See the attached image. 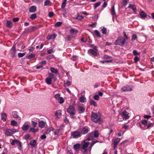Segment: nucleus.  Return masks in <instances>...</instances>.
<instances>
[{"label":"nucleus","instance_id":"nucleus-1","mask_svg":"<svg viewBox=\"0 0 154 154\" xmlns=\"http://www.w3.org/2000/svg\"><path fill=\"white\" fill-rule=\"evenodd\" d=\"M91 118L92 121L95 123L99 122L102 120L100 115L94 112L92 113Z\"/></svg>","mask_w":154,"mask_h":154},{"label":"nucleus","instance_id":"nucleus-2","mask_svg":"<svg viewBox=\"0 0 154 154\" xmlns=\"http://www.w3.org/2000/svg\"><path fill=\"white\" fill-rule=\"evenodd\" d=\"M125 39L123 38L122 37H119L116 40L115 44V45L122 46L125 44Z\"/></svg>","mask_w":154,"mask_h":154},{"label":"nucleus","instance_id":"nucleus-3","mask_svg":"<svg viewBox=\"0 0 154 154\" xmlns=\"http://www.w3.org/2000/svg\"><path fill=\"white\" fill-rule=\"evenodd\" d=\"M89 144V142H86L85 140L83 141L82 143V152L84 153H86L88 151L87 147Z\"/></svg>","mask_w":154,"mask_h":154},{"label":"nucleus","instance_id":"nucleus-4","mask_svg":"<svg viewBox=\"0 0 154 154\" xmlns=\"http://www.w3.org/2000/svg\"><path fill=\"white\" fill-rule=\"evenodd\" d=\"M11 145L14 146L15 144L17 145L18 149L20 150H22L23 147L22 146V143L19 140L17 139H14L13 140L11 143Z\"/></svg>","mask_w":154,"mask_h":154},{"label":"nucleus","instance_id":"nucleus-5","mask_svg":"<svg viewBox=\"0 0 154 154\" xmlns=\"http://www.w3.org/2000/svg\"><path fill=\"white\" fill-rule=\"evenodd\" d=\"M16 132V130L15 128L7 129L5 130V134L7 136H11V134H14Z\"/></svg>","mask_w":154,"mask_h":154},{"label":"nucleus","instance_id":"nucleus-6","mask_svg":"<svg viewBox=\"0 0 154 154\" xmlns=\"http://www.w3.org/2000/svg\"><path fill=\"white\" fill-rule=\"evenodd\" d=\"M48 77L45 79V82L48 85L51 84V81L54 77V75L51 73H49L48 74Z\"/></svg>","mask_w":154,"mask_h":154},{"label":"nucleus","instance_id":"nucleus-7","mask_svg":"<svg viewBox=\"0 0 154 154\" xmlns=\"http://www.w3.org/2000/svg\"><path fill=\"white\" fill-rule=\"evenodd\" d=\"M75 108L72 106H70L67 109V111L69 114L70 116L72 117H73L75 115Z\"/></svg>","mask_w":154,"mask_h":154},{"label":"nucleus","instance_id":"nucleus-8","mask_svg":"<svg viewBox=\"0 0 154 154\" xmlns=\"http://www.w3.org/2000/svg\"><path fill=\"white\" fill-rule=\"evenodd\" d=\"M81 132L78 131H75L72 133V135L74 138H77L81 136Z\"/></svg>","mask_w":154,"mask_h":154},{"label":"nucleus","instance_id":"nucleus-9","mask_svg":"<svg viewBox=\"0 0 154 154\" xmlns=\"http://www.w3.org/2000/svg\"><path fill=\"white\" fill-rule=\"evenodd\" d=\"M121 89L122 91H131L133 90V87L127 85L123 87Z\"/></svg>","mask_w":154,"mask_h":154},{"label":"nucleus","instance_id":"nucleus-10","mask_svg":"<svg viewBox=\"0 0 154 154\" xmlns=\"http://www.w3.org/2000/svg\"><path fill=\"white\" fill-rule=\"evenodd\" d=\"M89 128L87 126L83 127L81 130V134H86L89 131Z\"/></svg>","mask_w":154,"mask_h":154},{"label":"nucleus","instance_id":"nucleus-11","mask_svg":"<svg viewBox=\"0 0 154 154\" xmlns=\"http://www.w3.org/2000/svg\"><path fill=\"white\" fill-rule=\"evenodd\" d=\"M89 54L92 56L95 57L97 56V52L93 49H90L88 51Z\"/></svg>","mask_w":154,"mask_h":154},{"label":"nucleus","instance_id":"nucleus-12","mask_svg":"<svg viewBox=\"0 0 154 154\" xmlns=\"http://www.w3.org/2000/svg\"><path fill=\"white\" fill-rule=\"evenodd\" d=\"M85 110V107L83 105H79L78 107V111L79 113H83Z\"/></svg>","mask_w":154,"mask_h":154},{"label":"nucleus","instance_id":"nucleus-13","mask_svg":"<svg viewBox=\"0 0 154 154\" xmlns=\"http://www.w3.org/2000/svg\"><path fill=\"white\" fill-rule=\"evenodd\" d=\"M16 49L15 46H13L10 50V53L11 56L12 57H14L16 54Z\"/></svg>","mask_w":154,"mask_h":154},{"label":"nucleus","instance_id":"nucleus-14","mask_svg":"<svg viewBox=\"0 0 154 154\" xmlns=\"http://www.w3.org/2000/svg\"><path fill=\"white\" fill-rule=\"evenodd\" d=\"M128 115V113L126 111H124L122 113V117L125 119H129V116Z\"/></svg>","mask_w":154,"mask_h":154},{"label":"nucleus","instance_id":"nucleus-15","mask_svg":"<svg viewBox=\"0 0 154 154\" xmlns=\"http://www.w3.org/2000/svg\"><path fill=\"white\" fill-rule=\"evenodd\" d=\"M37 29V28L35 26L30 27L26 30V33H30L35 31Z\"/></svg>","mask_w":154,"mask_h":154},{"label":"nucleus","instance_id":"nucleus-16","mask_svg":"<svg viewBox=\"0 0 154 154\" xmlns=\"http://www.w3.org/2000/svg\"><path fill=\"white\" fill-rule=\"evenodd\" d=\"M80 147L81 145L80 144L76 143L73 146V148L75 151L78 152L80 150Z\"/></svg>","mask_w":154,"mask_h":154},{"label":"nucleus","instance_id":"nucleus-17","mask_svg":"<svg viewBox=\"0 0 154 154\" xmlns=\"http://www.w3.org/2000/svg\"><path fill=\"white\" fill-rule=\"evenodd\" d=\"M12 116L14 118H19V120H20L21 118L19 117V116L17 115V111H14L12 112L11 114Z\"/></svg>","mask_w":154,"mask_h":154},{"label":"nucleus","instance_id":"nucleus-18","mask_svg":"<svg viewBox=\"0 0 154 154\" xmlns=\"http://www.w3.org/2000/svg\"><path fill=\"white\" fill-rule=\"evenodd\" d=\"M120 139L119 138H117L115 139L113 141V143L114 144V147L113 149H114L116 148L117 144L120 142Z\"/></svg>","mask_w":154,"mask_h":154},{"label":"nucleus","instance_id":"nucleus-19","mask_svg":"<svg viewBox=\"0 0 154 154\" xmlns=\"http://www.w3.org/2000/svg\"><path fill=\"white\" fill-rule=\"evenodd\" d=\"M37 141L36 140H32L30 142V144L31 145L32 148L35 147L36 145Z\"/></svg>","mask_w":154,"mask_h":154},{"label":"nucleus","instance_id":"nucleus-20","mask_svg":"<svg viewBox=\"0 0 154 154\" xmlns=\"http://www.w3.org/2000/svg\"><path fill=\"white\" fill-rule=\"evenodd\" d=\"M55 115L57 118H60L62 116L61 110H57L55 112Z\"/></svg>","mask_w":154,"mask_h":154},{"label":"nucleus","instance_id":"nucleus-21","mask_svg":"<svg viewBox=\"0 0 154 154\" xmlns=\"http://www.w3.org/2000/svg\"><path fill=\"white\" fill-rule=\"evenodd\" d=\"M128 8L131 9L134 12L137 11V9L136 6L134 5L130 4L129 5Z\"/></svg>","mask_w":154,"mask_h":154},{"label":"nucleus","instance_id":"nucleus-22","mask_svg":"<svg viewBox=\"0 0 154 154\" xmlns=\"http://www.w3.org/2000/svg\"><path fill=\"white\" fill-rule=\"evenodd\" d=\"M90 134L94 135V137L95 138H97L99 136V133L97 131H95L94 132H91L90 133Z\"/></svg>","mask_w":154,"mask_h":154},{"label":"nucleus","instance_id":"nucleus-23","mask_svg":"<svg viewBox=\"0 0 154 154\" xmlns=\"http://www.w3.org/2000/svg\"><path fill=\"white\" fill-rule=\"evenodd\" d=\"M111 12L113 17H115L116 16V13L115 10L114 5H113L111 8Z\"/></svg>","mask_w":154,"mask_h":154},{"label":"nucleus","instance_id":"nucleus-24","mask_svg":"<svg viewBox=\"0 0 154 154\" xmlns=\"http://www.w3.org/2000/svg\"><path fill=\"white\" fill-rule=\"evenodd\" d=\"M12 26V23L10 20H7L6 22V26L9 28H11Z\"/></svg>","mask_w":154,"mask_h":154},{"label":"nucleus","instance_id":"nucleus-25","mask_svg":"<svg viewBox=\"0 0 154 154\" xmlns=\"http://www.w3.org/2000/svg\"><path fill=\"white\" fill-rule=\"evenodd\" d=\"M29 128V126L28 124H24L22 127V129L23 131L27 130Z\"/></svg>","mask_w":154,"mask_h":154},{"label":"nucleus","instance_id":"nucleus-26","mask_svg":"<svg viewBox=\"0 0 154 154\" xmlns=\"http://www.w3.org/2000/svg\"><path fill=\"white\" fill-rule=\"evenodd\" d=\"M2 119L4 122L6 121L7 119V116L5 113L1 114Z\"/></svg>","mask_w":154,"mask_h":154},{"label":"nucleus","instance_id":"nucleus-27","mask_svg":"<svg viewBox=\"0 0 154 154\" xmlns=\"http://www.w3.org/2000/svg\"><path fill=\"white\" fill-rule=\"evenodd\" d=\"M36 8L35 6L31 7L29 9V11L30 12H34L36 11Z\"/></svg>","mask_w":154,"mask_h":154},{"label":"nucleus","instance_id":"nucleus-28","mask_svg":"<svg viewBox=\"0 0 154 154\" xmlns=\"http://www.w3.org/2000/svg\"><path fill=\"white\" fill-rule=\"evenodd\" d=\"M45 122L43 121H40L38 123L39 127L41 128H43L45 126Z\"/></svg>","mask_w":154,"mask_h":154},{"label":"nucleus","instance_id":"nucleus-29","mask_svg":"<svg viewBox=\"0 0 154 154\" xmlns=\"http://www.w3.org/2000/svg\"><path fill=\"white\" fill-rule=\"evenodd\" d=\"M54 128L52 127L49 128L46 131L44 132V134H49L51 131H53Z\"/></svg>","mask_w":154,"mask_h":154},{"label":"nucleus","instance_id":"nucleus-30","mask_svg":"<svg viewBox=\"0 0 154 154\" xmlns=\"http://www.w3.org/2000/svg\"><path fill=\"white\" fill-rule=\"evenodd\" d=\"M90 105H93L95 107H96L97 106V104L96 102L93 100H90Z\"/></svg>","mask_w":154,"mask_h":154},{"label":"nucleus","instance_id":"nucleus-31","mask_svg":"<svg viewBox=\"0 0 154 154\" xmlns=\"http://www.w3.org/2000/svg\"><path fill=\"white\" fill-rule=\"evenodd\" d=\"M84 19V17L80 15L79 14H78L76 17H75V19L79 20H81Z\"/></svg>","mask_w":154,"mask_h":154},{"label":"nucleus","instance_id":"nucleus-32","mask_svg":"<svg viewBox=\"0 0 154 154\" xmlns=\"http://www.w3.org/2000/svg\"><path fill=\"white\" fill-rule=\"evenodd\" d=\"M69 32L71 34L77 33L78 32V31L77 29H72L70 30Z\"/></svg>","mask_w":154,"mask_h":154},{"label":"nucleus","instance_id":"nucleus-33","mask_svg":"<svg viewBox=\"0 0 154 154\" xmlns=\"http://www.w3.org/2000/svg\"><path fill=\"white\" fill-rule=\"evenodd\" d=\"M57 36V35L55 34H52L51 35L48 36L47 37V39L49 40L51 39L54 38Z\"/></svg>","mask_w":154,"mask_h":154},{"label":"nucleus","instance_id":"nucleus-34","mask_svg":"<svg viewBox=\"0 0 154 154\" xmlns=\"http://www.w3.org/2000/svg\"><path fill=\"white\" fill-rule=\"evenodd\" d=\"M35 55L34 54H31L26 56V57L28 59H31L35 57Z\"/></svg>","mask_w":154,"mask_h":154},{"label":"nucleus","instance_id":"nucleus-35","mask_svg":"<svg viewBox=\"0 0 154 154\" xmlns=\"http://www.w3.org/2000/svg\"><path fill=\"white\" fill-rule=\"evenodd\" d=\"M80 101L82 103H84L86 102V100L85 97L82 96L79 98Z\"/></svg>","mask_w":154,"mask_h":154},{"label":"nucleus","instance_id":"nucleus-36","mask_svg":"<svg viewBox=\"0 0 154 154\" xmlns=\"http://www.w3.org/2000/svg\"><path fill=\"white\" fill-rule=\"evenodd\" d=\"M29 131L33 133H35L38 131V128L35 129L34 128H30L29 129Z\"/></svg>","mask_w":154,"mask_h":154},{"label":"nucleus","instance_id":"nucleus-37","mask_svg":"<svg viewBox=\"0 0 154 154\" xmlns=\"http://www.w3.org/2000/svg\"><path fill=\"white\" fill-rule=\"evenodd\" d=\"M140 15L141 18H144L146 17V14L143 11H141L140 13Z\"/></svg>","mask_w":154,"mask_h":154},{"label":"nucleus","instance_id":"nucleus-38","mask_svg":"<svg viewBox=\"0 0 154 154\" xmlns=\"http://www.w3.org/2000/svg\"><path fill=\"white\" fill-rule=\"evenodd\" d=\"M94 32L95 35L98 38H100L101 37L100 34L97 30H95Z\"/></svg>","mask_w":154,"mask_h":154},{"label":"nucleus","instance_id":"nucleus-39","mask_svg":"<svg viewBox=\"0 0 154 154\" xmlns=\"http://www.w3.org/2000/svg\"><path fill=\"white\" fill-rule=\"evenodd\" d=\"M50 70L52 73H56L58 72L57 70L53 67L51 68Z\"/></svg>","mask_w":154,"mask_h":154},{"label":"nucleus","instance_id":"nucleus-40","mask_svg":"<svg viewBox=\"0 0 154 154\" xmlns=\"http://www.w3.org/2000/svg\"><path fill=\"white\" fill-rule=\"evenodd\" d=\"M101 2H97L94 5V9H96L98 7L100 4Z\"/></svg>","mask_w":154,"mask_h":154},{"label":"nucleus","instance_id":"nucleus-41","mask_svg":"<svg viewBox=\"0 0 154 154\" xmlns=\"http://www.w3.org/2000/svg\"><path fill=\"white\" fill-rule=\"evenodd\" d=\"M88 135H89V137H88L86 139V141H89V140H91L93 138V135H91L90 133Z\"/></svg>","mask_w":154,"mask_h":154},{"label":"nucleus","instance_id":"nucleus-42","mask_svg":"<svg viewBox=\"0 0 154 154\" xmlns=\"http://www.w3.org/2000/svg\"><path fill=\"white\" fill-rule=\"evenodd\" d=\"M102 33L103 34L106 35L107 33V29L104 27L101 30Z\"/></svg>","mask_w":154,"mask_h":154},{"label":"nucleus","instance_id":"nucleus-43","mask_svg":"<svg viewBox=\"0 0 154 154\" xmlns=\"http://www.w3.org/2000/svg\"><path fill=\"white\" fill-rule=\"evenodd\" d=\"M57 100L59 103L60 104L63 103L64 101L63 98L61 97Z\"/></svg>","mask_w":154,"mask_h":154},{"label":"nucleus","instance_id":"nucleus-44","mask_svg":"<svg viewBox=\"0 0 154 154\" xmlns=\"http://www.w3.org/2000/svg\"><path fill=\"white\" fill-rule=\"evenodd\" d=\"M67 0H64L62 4L61 8H64L66 5Z\"/></svg>","mask_w":154,"mask_h":154},{"label":"nucleus","instance_id":"nucleus-45","mask_svg":"<svg viewBox=\"0 0 154 154\" xmlns=\"http://www.w3.org/2000/svg\"><path fill=\"white\" fill-rule=\"evenodd\" d=\"M129 0H123L122 1V4L124 6H125L128 4Z\"/></svg>","mask_w":154,"mask_h":154},{"label":"nucleus","instance_id":"nucleus-46","mask_svg":"<svg viewBox=\"0 0 154 154\" xmlns=\"http://www.w3.org/2000/svg\"><path fill=\"white\" fill-rule=\"evenodd\" d=\"M17 123L14 120H12L11 121V125L12 126H15L17 125Z\"/></svg>","mask_w":154,"mask_h":154},{"label":"nucleus","instance_id":"nucleus-47","mask_svg":"<svg viewBox=\"0 0 154 154\" xmlns=\"http://www.w3.org/2000/svg\"><path fill=\"white\" fill-rule=\"evenodd\" d=\"M37 17L36 15L35 14H33L31 15L30 18L32 20H34Z\"/></svg>","mask_w":154,"mask_h":154},{"label":"nucleus","instance_id":"nucleus-48","mask_svg":"<svg viewBox=\"0 0 154 154\" xmlns=\"http://www.w3.org/2000/svg\"><path fill=\"white\" fill-rule=\"evenodd\" d=\"M31 124L33 128L36 127L37 125V122L33 121H31Z\"/></svg>","mask_w":154,"mask_h":154},{"label":"nucleus","instance_id":"nucleus-49","mask_svg":"<svg viewBox=\"0 0 154 154\" xmlns=\"http://www.w3.org/2000/svg\"><path fill=\"white\" fill-rule=\"evenodd\" d=\"M46 61L45 60H43L40 63V65L41 66H42V67L45 65L46 64Z\"/></svg>","mask_w":154,"mask_h":154},{"label":"nucleus","instance_id":"nucleus-50","mask_svg":"<svg viewBox=\"0 0 154 154\" xmlns=\"http://www.w3.org/2000/svg\"><path fill=\"white\" fill-rule=\"evenodd\" d=\"M133 54L134 55H139L140 54V53L137 52L136 50H134L133 51Z\"/></svg>","mask_w":154,"mask_h":154},{"label":"nucleus","instance_id":"nucleus-51","mask_svg":"<svg viewBox=\"0 0 154 154\" xmlns=\"http://www.w3.org/2000/svg\"><path fill=\"white\" fill-rule=\"evenodd\" d=\"M137 38V36L135 34H134L132 36L131 40L133 42L134 40L136 39Z\"/></svg>","mask_w":154,"mask_h":154},{"label":"nucleus","instance_id":"nucleus-52","mask_svg":"<svg viewBox=\"0 0 154 154\" xmlns=\"http://www.w3.org/2000/svg\"><path fill=\"white\" fill-rule=\"evenodd\" d=\"M25 54L24 53H19L18 54V55L19 57H23L25 55Z\"/></svg>","mask_w":154,"mask_h":154},{"label":"nucleus","instance_id":"nucleus-53","mask_svg":"<svg viewBox=\"0 0 154 154\" xmlns=\"http://www.w3.org/2000/svg\"><path fill=\"white\" fill-rule=\"evenodd\" d=\"M64 122L66 124H67L69 122V120L67 119V116H65V119L64 120Z\"/></svg>","mask_w":154,"mask_h":154},{"label":"nucleus","instance_id":"nucleus-54","mask_svg":"<svg viewBox=\"0 0 154 154\" xmlns=\"http://www.w3.org/2000/svg\"><path fill=\"white\" fill-rule=\"evenodd\" d=\"M60 131V129H58L55 130L54 132V135H57L59 133Z\"/></svg>","mask_w":154,"mask_h":154},{"label":"nucleus","instance_id":"nucleus-55","mask_svg":"<svg viewBox=\"0 0 154 154\" xmlns=\"http://www.w3.org/2000/svg\"><path fill=\"white\" fill-rule=\"evenodd\" d=\"M72 36H71L69 35H68L66 37H65V38L66 40L69 41L72 38Z\"/></svg>","mask_w":154,"mask_h":154},{"label":"nucleus","instance_id":"nucleus-56","mask_svg":"<svg viewBox=\"0 0 154 154\" xmlns=\"http://www.w3.org/2000/svg\"><path fill=\"white\" fill-rule=\"evenodd\" d=\"M50 3V1L48 0H46L44 2L45 6H48L49 5Z\"/></svg>","mask_w":154,"mask_h":154},{"label":"nucleus","instance_id":"nucleus-57","mask_svg":"<svg viewBox=\"0 0 154 154\" xmlns=\"http://www.w3.org/2000/svg\"><path fill=\"white\" fill-rule=\"evenodd\" d=\"M62 24V22H57L55 25V26L56 27H58L60 26Z\"/></svg>","mask_w":154,"mask_h":154},{"label":"nucleus","instance_id":"nucleus-58","mask_svg":"<svg viewBox=\"0 0 154 154\" xmlns=\"http://www.w3.org/2000/svg\"><path fill=\"white\" fill-rule=\"evenodd\" d=\"M94 99L97 100H99V97L97 95H95L94 96Z\"/></svg>","mask_w":154,"mask_h":154},{"label":"nucleus","instance_id":"nucleus-59","mask_svg":"<svg viewBox=\"0 0 154 154\" xmlns=\"http://www.w3.org/2000/svg\"><path fill=\"white\" fill-rule=\"evenodd\" d=\"M44 46L43 44H41L40 45H38L36 46V48L37 49L39 48V49H41Z\"/></svg>","mask_w":154,"mask_h":154},{"label":"nucleus","instance_id":"nucleus-60","mask_svg":"<svg viewBox=\"0 0 154 154\" xmlns=\"http://www.w3.org/2000/svg\"><path fill=\"white\" fill-rule=\"evenodd\" d=\"M111 57L107 55H105L103 57V58L104 59H109Z\"/></svg>","mask_w":154,"mask_h":154},{"label":"nucleus","instance_id":"nucleus-61","mask_svg":"<svg viewBox=\"0 0 154 154\" xmlns=\"http://www.w3.org/2000/svg\"><path fill=\"white\" fill-rule=\"evenodd\" d=\"M134 62L135 63H137V61H138L139 60V59L137 56H136L134 57Z\"/></svg>","mask_w":154,"mask_h":154},{"label":"nucleus","instance_id":"nucleus-62","mask_svg":"<svg viewBox=\"0 0 154 154\" xmlns=\"http://www.w3.org/2000/svg\"><path fill=\"white\" fill-rule=\"evenodd\" d=\"M60 97V95L59 94H56L55 95V97L57 100H58Z\"/></svg>","mask_w":154,"mask_h":154},{"label":"nucleus","instance_id":"nucleus-63","mask_svg":"<svg viewBox=\"0 0 154 154\" xmlns=\"http://www.w3.org/2000/svg\"><path fill=\"white\" fill-rule=\"evenodd\" d=\"M153 124L152 123H149L147 125L146 129H149L153 126Z\"/></svg>","mask_w":154,"mask_h":154},{"label":"nucleus","instance_id":"nucleus-64","mask_svg":"<svg viewBox=\"0 0 154 154\" xmlns=\"http://www.w3.org/2000/svg\"><path fill=\"white\" fill-rule=\"evenodd\" d=\"M142 123L145 125H146L147 124V121L144 120L142 121Z\"/></svg>","mask_w":154,"mask_h":154}]
</instances>
